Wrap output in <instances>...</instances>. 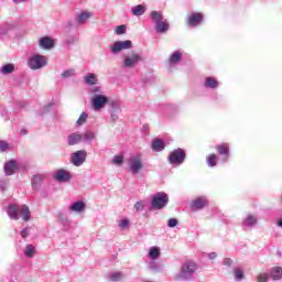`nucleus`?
<instances>
[{
  "instance_id": "2",
  "label": "nucleus",
  "mask_w": 282,
  "mask_h": 282,
  "mask_svg": "<svg viewBox=\"0 0 282 282\" xmlns=\"http://www.w3.org/2000/svg\"><path fill=\"white\" fill-rule=\"evenodd\" d=\"M7 214L8 217L13 220H19L20 217L23 221H30L31 219V212L26 205L17 206L15 204H10L7 209Z\"/></svg>"
},
{
  "instance_id": "32",
  "label": "nucleus",
  "mask_w": 282,
  "mask_h": 282,
  "mask_svg": "<svg viewBox=\"0 0 282 282\" xmlns=\"http://www.w3.org/2000/svg\"><path fill=\"white\" fill-rule=\"evenodd\" d=\"M34 253H36V247L32 243L25 245L24 256L28 258H33Z\"/></svg>"
},
{
  "instance_id": "56",
  "label": "nucleus",
  "mask_w": 282,
  "mask_h": 282,
  "mask_svg": "<svg viewBox=\"0 0 282 282\" xmlns=\"http://www.w3.org/2000/svg\"><path fill=\"white\" fill-rule=\"evenodd\" d=\"M281 202H282V195H281Z\"/></svg>"
},
{
  "instance_id": "5",
  "label": "nucleus",
  "mask_w": 282,
  "mask_h": 282,
  "mask_svg": "<svg viewBox=\"0 0 282 282\" xmlns=\"http://www.w3.org/2000/svg\"><path fill=\"white\" fill-rule=\"evenodd\" d=\"M186 160V151L184 149H174L169 154L167 161L172 166H181Z\"/></svg>"
},
{
  "instance_id": "39",
  "label": "nucleus",
  "mask_w": 282,
  "mask_h": 282,
  "mask_svg": "<svg viewBox=\"0 0 282 282\" xmlns=\"http://www.w3.org/2000/svg\"><path fill=\"white\" fill-rule=\"evenodd\" d=\"M10 144L7 142V140H0V153H6L9 151Z\"/></svg>"
},
{
  "instance_id": "18",
  "label": "nucleus",
  "mask_w": 282,
  "mask_h": 282,
  "mask_svg": "<svg viewBox=\"0 0 282 282\" xmlns=\"http://www.w3.org/2000/svg\"><path fill=\"white\" fill-rule=\"evenodd\" d=\"M95 140H97V133L95 131L88 130L82 133V142H84L85 144H93Z\"/></svg>"
},
{
  "instance_id": "1",
  "label": "nucleus",
  "mask_w": 282,
  "mask_h": 282,
  "mask_svg": "<svg viewBox=\"0 0 282 282\" xmlns=\"http://www.w3.org/2000/svg\"><path fill=\"white\" fill-rule=\"evenodd\" d=\"M89 93L91 96V105L95 110H100L106 107L109 102V96L102 91L100 85H96L95 87L89 88Z\"/></svg>"
},
{
  "instance_id": "47",
  "label": "nucleus",
  "mask_w": 282,
  "mask_h": 282,
  "mask_svg": "<svg viewBox=\"0 0 282 282\" xmlns=\"http://www.w3.org/2000/svg\"><path fill=\"white\" fill-rule=\"evenodd\" d=\"M119 112H120V111H110V119H111L112 121L118 120V118H119Z\"/></svg>"
},
{
  "instance_id": "10",
  "label": "nucleus",
  "mask_w": 282,
  "mask_h": 282,
  "mask_svg": "<svg viewBox=\"0 0 282 282\" xmlns=\"http://www.w3.org/2000/svg\"><path fill=\"white\" fill-rule=\"evenodd\" d=\"M28 64L31 69H41V67L47 66V59L44 55H32Z\"/></svg>"
},
{
  "instance_id": "34",
  "label": "nucleus",
  "mask_w": 282,
  "mask_h": 282,
  "mask_svg": "<svg viewBox=\"0 0 282 282\" xmlns=\"http://www.w3.org/2000/svg\"><path fill=\"white\" fill-rule=\"evenodd\" d=\"M108 104L110 105V111H121V106L119 100L117 99H108Z\"/></svg>"
},
{
  "instance_id": "21",
  "label": "nucleus",
  "mask_w": 282,
  "mask_h": 282,
  "mask_svg": "<svg viewBox=\"0 0 282 282\" xmlns=\"http://www.w3.org/2000/svg\"><path fill=\"white\" fill-rule=\"evenodd\" d=\"M220 83L218 79H215V77H206L204 80V87H206V89H217Z\"/></svg>"
},
{
  "instance_id": "43",
  "label": "nucleus",
  "mask_w": 282,
  "mask_h": 282,
  "mask_svg": "<svg viewBox=\"0 0 282 282\" xmlns=\"http://www.w3.org/2000/svg\"><path fill=\"white\" fill-rule=\"evenodd\" d=\"M269 278V273H259L257 280L258 282H268Z\"/></svg>"
},
{
  "instance_id": "29",
  "label": "nucleus",
  "mask_w": 282,
  "mask_h": 282,
  "mask_svg": "<svg viewBox=\"0 0 282 282\" xmlns=\"http://www.w3.org/2000/svg\"><path fill=\"white\" fill-rule=\"evenodd\" d=\"M152 149L153 151H164L165 149L164 141L160 138H156V140L152 141Z\"/></svg>"
},
{
  "instance_id": "22",
  "label": "nucleus",
  "mask_w": 282,
  "mask_h": 282,
  "mask_svg": "<svg viewBox=\"0 0 282 282\" xmlns=\"http://www.w3.org/2000/svg\"><path fill=\"white\" fill-rule=\"evenodd\" d=\"M126 275L122 271H112L108 273V280L110 282H120L121 280H124Z\"/></svg>"
},
{
  "instance_id": "37",
  "label": "nucleus",
  "mask_w": 282,
  "mask_h": 282,
  "mask_svg": "<svg viewBox=\"0 0 282 282\" xmlns=\"http://www.w3.org/2000/svg\"><path fill=\"white\" fill-rule=\"evenodd\" d=\"M87 118H88L87 111H83L76 121V126L80 127L82 124H85V122H87Z\"/></svg>"
},
{
  "instance_id": "35",
  "label": "nucleus",
  "mask_w": 282,
  "mask_h": 282,
  "mask_svg": "<svg viewBox=\"0 0 282 282\" xmlns=\"http://www.w3.org/2000/svg\"><path fill=\"white\" fill-rule=\"evenodd\" d=\"M234 274H235V280L237 282H241V280H243L245 278V271L242 269H239L238 267L234 269Z\"/></svg>"
},
{
  "instance_id": "3",
  "label": "nucleus",
  "mask_w": 282,
  "mask_h": 282,
  "mask_svg": "<svg viewBox=\"0 0 282 282\" xmlns=\"http://www.w3.org/2000/svg\"><path fill=\"white\" fill-rule=\"evenodd\" d=\"M197 269V263L194 260H185V262L182 263L180 271L175 273V280H192Z\"/></svg>"
},
{
  "instance_id": "28",
  "label": "nucleus",
  "mask_w": 282,
  "mask_h": 282,
  "mask_svg": "<svg viewBox=\"0 0 282 282\" xmlns=\"http://www.w3.org/2000/svg\"><path fill=\"white\" fill-rule=\"evenodd\" d=\"M182 57H183V53L181 51H175L170 56L169 62L171 65L178 64L181 62Z\"/></svg>"
},
{
  "instance_id": "14",
  "label": "nucleus",
  "mask_w": 282,
  "mask_h": 282,
  "mask_svg": "<svg viewBox=\"0 0 282 282\" xmlns=\"http://www.w3.org/2000/svg\"><path fill=\"white\" fill-rule=\"evenodd\" d=\"M216 149H217L219 155H221L223 161L228 162V160L230 158V147H229V144L228 143L217 144Z\"/></svg>"
},
{
  "instance_id": "27",
  "label": "nucleus",
  "mask_w": 282,
  "mask_h": 282,
  "mask_svg": "<svg viewBox=\"0 0 282 282\" xmlns=\"http://www.w3.org/2000/svg\"><path fill=\"white\" fill-rule=\"evenodd\" d=\"M145 11H147L145 4H137L131 9V13L137 17L143 15Z\"/></svg>"
},
{
  "instance_id": "33",
  "label": "nucleus",
  "mask_w": 282,
  "mask_h": 282,
  "mask_svg": "<svg viewBox=\"0 0 282 282\" xmlns=\"http://www.w3.org/2000/svg\"><path fill=\"white\" fill-rule=\"evenodd\" d=\"M12 72H15V65L14 64H6L0 68L1 74H12Z\"/></svg>"
},
{
  "instance_id": "45",
  "label": "nucleus",
  "mask_w": 282,
  "mask_h": 282,
  "mask_svg": "<svg viewBox=\"0 0 282 282\" xmlns=\"http://www.w3.org/2000/svg\"><path fill=\"white\" fill-rule=\"evenodd\" d=\"M167 226L169 228H176V226H178L177 219H169Z\"/></svg>"
},
{
  "instance_id": "55",
  "label": "nucleus",
  "mask_w": 282,
  "mask_h": 282,
  "mask_svg": "<svg viewBox=\"0 0 282 282\" xmlns=\"http://www.w3.org/2000/svg\"><path fill=\"white\" fill-rule=\"evenodd\" d=\"M144 282H153L152 280H145Z\"/></svg>"
},
{
  "instance_id": "38",
  "label": "nucleus",
  "mask_w": 282,
  "mask_h": 282,
  "mask_svg": "<svg viewBox=\"0 0 282 282\" xmlns=\"http://www.w3.org/2000/svg\"><path fill=\"white\" fill-rule=\"evenodd\" d=\"M207 164H208V166H210V167L216 166V164H217V155H216V153H212L210 155H208V158H207Z\"/></svg>"
},
{
  "instance_id": "30",
  "label": "nucleus",
  "mask_w": 282,
  "mask_h": 282,
  "mask_svg": "<svg viewBox=\"0 0 282 282\" xmlns=\"http://www.w3.org/2000/svg\"><path fill=\"white\" fill-rule=\"evenodd\" d=\"M161 256V249L158 246L150 247L149 257L155 261Z\"/></svg>"
},
{
  "instance_id": "16",
  "label": "nucleus",
  "mask_w": 282,
  "mask_h": 282,
  "mask_svg": "<svg viewBox=\"0 0 282 282\" xmlns=\"http://www.w3.org/2000/svg\"><path fill=\"white\" fill-rule=\"evenodd\" d=\"M258 224L257 215H247L242 220V228H248V230H252L254 226Z\"/></svg>"
},
{
  "instance_id": "8",
  "label": "nucleus",
  "mask_w": 282,
  "mask_h": 282,
  "mask_svg": "<svg viewBox=\"0 0 282 282\" xmlns=\"http://www.w3.org/2000/svg\"><path fill=\"white\" fill-rule=\"evenodd\" d=\"M132 46L133 44L131 40L113 42V44L110 45V53H112V55H118L119 53H122V51H130Z\"/></svg>"
},
{
  "instance_id": "40",
  "label": "nucleus",
  "mask_w": 282,
  "mask_h": 282,
  "mask_svg": "<svg viewBox=\"0 0 282 282\" xmlns=\"http://www.w3.org/2000/svg\"><path fill=\"white\" fill-rule=\"evenodd\" d=\"M115 33L117 35H124L127 33V26H124V24L117 26Z\"/></svg>"
},
{
  "instance_id": "44",
  "label": "nucleus",
  "mask_w": 282,
  "mask_h": 282,
  "mask_svg": "<svg viewBox=\"0 0 282 282\" xmlns=\"http://www.w3.org/2000/svg\"><path fill=\"white\" fill-rule=\"evenodd\" d=\"M129 219H122L121 221H119V228H122V230H124V228H129Z\"/></svg>"
},
{
  "instance_id": "15",
  "label": "nucleus",
  "mask_w": 282,
  "mask_h": 282,
  "mask_svg": "<svg viewBox=\"0 0 282 282\" xmlns=\"http://www.w3.org/2000/svg\"><path fill=\"white\" fill-rule=\"evenodd\" d=\"M83 142V132L82 131H74L73 133H69L67 137V143L70 147H74L75 144H79Z\"/></svg>"
},
{
  "instance_id": "9",
  "label": "nucleus",
  "mask_w": 282,
  "mask_h": 282,
  "mask_svg": "<svg viewBox=\"0 0 282 282\" xmlns=\"http://www.w3.org/2000/svg\"><path fill=\"white\" fill-rule=\"evenodd\" d=\"M143 57L139 55V53H129L128 55H123V67H135L140 62H142Z\"/></svg>"
},
{
  "instance_id": "26",
  "label": "nucleus",
  "mask_w": 282,
  "mask_h": 282,
  "mask_svg": "<svg viewBox=\"0 0 282 282\" xmlns=\"http://www.w3.org/2000/svg\"><path fill=\"white\" fill-rule=\"evenodd\" d=\"M93 13L90 11H82V13H78L77 15V22L79 24H85L90 18Z\"/></svg>"
},
{
  "instance_id": "12",
  "label": "nucleus",
  "mask_w": 282,
  "mask_h": 282,
  "mask_svg": "<svg viewBox=\"0 0 282 282\" xmlns=\"http://www.w3.org/2000/svg\"><path fill=\"white\" fill-rule=\"evenodd\" d=\"M87 155L88 153L85 149L75 151V153H72L70 162L74 166H83L87 160Z\"/></svg>"
},
{
  "instance_id": "53",
  "label": "nucleus",
  "mask_w": 282,
  "mask_h": 282,
  "mask_svg": "<svg viewBox=\"0 0 282 282\" xmlns=\"http://www.w3.org/2000/svg\"><path fill=\"white\" fill-rule=\"evenodd\" d=\"M8 33H9V30H8V29H0V37H1L2 35H8Z\"/></svg>"
},
{
  "instance_id": "54",
  "label": "nucleus",
  "mask_w": 282,
  "mask_h": 282,
  "mask_svg": "<svg viewBox=\"0 0 282 282\" xmlns=\"http://www.w3.org/2000/svg\"><path fill=\"white\" fill-rule=\"evenodd\" d=\"M278 226H279V228H282V218H281V219H279V221H278Z\"/></svg>"
},
{
  "instance_id": "49",
  "label": "nucleus",
  "mask_w": 282,
  "mask_h": 282,
  "mask_svg": "<svg viewBox=\"0 0 282 282\" xmlns=\"http://www.w3.org/2000/svg\"><path fill=\"white\" fill-rule=\"evenodd\" d=\"M223 263L226 264L227 267H231L232 258H224Z\"/></svg>"
},
{
  "instance_id": "50",
  "label": "nucleus",
  "mask_w": 282,
  "mask_h": 282,
  "mask_svg": "<svg viewBox=\"0 0 282 282\" xmlns=\"http://www.w3.org/2000/svg\"><path fill=\"white\" fill-rule=\"evenodd\" d=\"M217 256H218L217 251H210V252L208 253V258H209L210 260H215V259L217 258Z\"/></svg>"
},
{
  "instance_id": "6",
  "label": "nucleus",
  "mask_w": 282,
  "mask_h": 282,
  "mask_svg": "<svg viewBox=\"0 0 282 282\" xmlns=\"http://www.w3.org/2000/svg\"><path fill=\"white\" fill-rule=\"evenodd\" d=\"M128 166L129 171L133 175H138L139 173H141V171H143L144 169L142 155L140 153H138L137 155H131V158H129L128 160Z\"/></svg>"
},
{
  "instance_id": "41",
  "label": "nucleus",
  "mask_w": 282,
  "mask_h": 282,
  "mask_svg": "<svg viewBox=\"0 0 282 282\" xmlns=\"http://www.w3.org/2000/svg\"><path fill=\"white\" fill-rule=\"evenodd\" d=\"M76 70L75 68H68V70H64L62 73L63 78H69V76H75Z\"/></svg>"
},
{
  "instance_id": "17",
  "label": "nucleus",
  "mask_w": 282,
  "mask_h": 282,
  "mask_svg": "<svg viewBox=\"0 0 282 282\" xmlns=\"http://www.w3.org/2000/svg\"><path fill=\"white\" fill-rule=\"evenodd\" d=\"M54 177L57 180V182H69V180H72L70 173L64 169L56 171Z\"/></svg>"
},
{
  "instance_id": "20",
  "label": "nucleus",
  "mask_w": 282,
  "mask_h": 282,
  "mask_svg": "<svg viewBox=\"0 0 282 282\" xmlns=\"http://www.w3.org/2000/svg\"><path fill=\"white\" fill-rule=\"evenodd\" d=\"M44 175L42 174H36L33 175L31 180L32 188L33 191H39L43 184Z\"/></svg>"
},
{
  "instance_id": "24",
  "label": "nucleus",
  "mask_w": 282,
  "mask_h": 282,
  "mask_svg": "<svg viewBox=\"0 0 282 282\" xmlns=\"http://www.w3.org/2000/svg\"><path fill=\"white\" fill-rule=\"evenodd\" d=\"M69 210L73 213H84V210H86V204L85 202H75L69 206Z\"/></svg>"
},
{
  "instance_id": "23",
  "label": "nucleus",
  "mask_w": 282,
  "mask_h": 282,
  "mask_svg": "<svg viewBox=\"0 0 282 282\" xmlns=\"http://www.w3.org/2000/svg\"><path fill=\"white\" fill-rule=\"evenodd\" d=\"M39 44H40V47L44 50L54 48V42L52 37H41Z\"/></svg>"
},
{
  "instance_id": "13",
  "label": "nucleus",
  "mask_w": 282,
  "mask_h": 282,
  "mask_svg": "<svg viewBox=\"0 0 282 282\" xmlns=\"http://www.w3.org/2000/svg\"><path fill=\"white\" fill-rule=\"evenodd\" d=\"M207 204H208L207 197H196V199H194L189 204V208H192V210H203V208H205Z\"/></svg>"
},
{
  "instance_id": "25",
  "label": "nucleus",
  "mask_w": 282,
  "mask_h": 282,
  "mask_svg": "<svg viewBox=\"0 0 282 282\" xmlns=\"http://www.w3.org/2000/svg\"><path fill=\"white\" fill-rule=\"evenodd\" d=\"M84 80L85 83H87V85H91V87H96L99 79L97 75H95V73H88V75H85Z\"/></svg>"
},
{
  "instance_id": "7",
  "label": "nucleus",
  "mask_w": 282,
  "mask_h": 282,
  "mask_svg": "<svg viewBox=\"0 0 282 282\" xmlns=\"http://www.w3.org/2000/svg\"><path fill=\"white\" fill-rule=\"evenodd\" d=\"M169 202L170 198L166 193H156L152 199V208H154V210H162L167 206Z\"/></svg>"
},
{
  "instance_id": "36",
  "label": "nucleus",
  "mask_w": 282,
  "mask_h": 282,
  "mask_svg": "<svg viewBox=\"0 0 282 282\" xmlns=\"http://www.w3.org/2000/svg\"><path fill=\"white\" fill-rule=\"evenodd\" d=\"M9 184V177H0V193H4V191H8Z\"/></svg>"
},
{
  "instance_id": "11",
  "label": "nucleus",
  "mask_w": 282,
  "mask_h": 282,
  "mask_svg": "<svg viewBox=\"0 0 282 282\" xmlns=\"http://www.w3.org/2000/svg\"><path fill=\"white\" fill-rule=\"evenodd\" d=\"M203 20H204L203 13L192 11V13H189L186 17L185 22L187 26L196 28V26H200V24L203 23Z\"/></svg>"
},
{
  "instance_id": "4",
  "label": "nucleus",
  "mask_w": 282,
  "mask_h": 282,
  "mask_svg": "<svg viewBox=\"0 0 282 282\" xmlns=\"http://www.w3.org/2000/svg\"><path fill=\"white\" fill-rule=\"evenodd\" d=\"M151 19L154 23L156 33H167V31L170 30V24L167 20H165L163 13H161L160 11H152Z\"/></svg>"
},
{
  "instance_id": "42",
  "label": "nucleus",
  "mask_w": 282,
  "mask_h": 282,
  "mask_svg": "<svg viewBox=\"0 0 282 282\" xmlns=\"http://www.w3.org/2000/svg\"><path fill=\"white\" fill-rule=\"evenodd\" d=\"M123 155H115V158H112V164L121 165L123 164Z\"/></svg>"
},
{
  "instance_id": "46",
  "label": "nucleus",
  "mask_w": 282,
  "mask_h": 282,
  "mask_svg": "<svg viewBox=\"0 0 282 282\" xmlns=\"http://www.w3.org/2000/svg\"><path fill=\"white\" fill-rule=\"evenodd\" d=\"M21 237L23 239H26V237H29V227H23V229H21Z\"/></svg>"
},
{
  "instance_id": "52",
  "label": "nucleus",
  "mask_w": 282,
  "mask_h": 282,
  "mask_svg": "<svg viewBox=\"0 0 282 282\" xmlns=\"http://www.w3.org/2000/svg\"><path fill=\"white\" fill-rule=\"evenodd\" d=\"M149 267H150V269H154V271H158V269H159V267H158V264H155V261H154V260H152V261L150 262Z\"/></svg>"
},
{
  "instance_id": "19",
  "label": "nucleus",
  "mask_w": 282,
  "mask_h": 282,
  "mask_svg": "<svg viewBox=\"0 0 282 282\" xmlns=\"http://www.w3.org/2000/svg\"><path fill=\"white\" fill-rule=\"evenodd\" d=\"M19 164L15 162V160H9V162H6L4 164V173L6 175H14L15 171H18Z\"/></svg>"
},
{
  "instance_id": "51",
  "label": "nucleus",
  "mask_w": 282,
  "mask_h": 282,
  "mask_svg": "<svg viewBox=\"0 0 282 282\" xmlns=\"http://www.w3.org/2000/svg\"><path fill=\"white\" fill-rule=\"evenodd\" d=\"M75 43H76V37H74V36L67 37L66 44L72 45V44H75Z\"/></svg>"
},
{
  "instance_id": "31",
  "label": "nucleus",
  "mask_w": 282,
  "mask_h": 282,
  "mask_svg": "<svg viewBox=\"0 0 282 282\" xmlns=\"http://www.w3.org/2000/svg\"><path fill=\"white\" fill-rule=\"evenodd\" d=\"M270 275L272 280H282V267H273Z\"/></svg>"
},
{
  "instance_id": "48",
  "label": "nucleus",
  "mask_w": 282,
  "mask_h": 282,
  "mask_svg": "<svg viewBox=\"0 0 282 282\" xmlns=\"http://www.w3.org/2000/svg\"><path fill=\"white\" fill-rule=\"evenodd\" d=\"M134 208H135V210H143V208H144L143 203L142 202H137L134 204Z\"/></svg>"
}]
</instances>
